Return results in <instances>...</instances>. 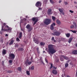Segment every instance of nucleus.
<instances>
[{
  "label": "nucleus",
  "mask_w": 77,
  "mask_h": 77,
  "mask_svg": "<svg viewBox=\"0 0 77 77\" xmlns=\"http://www.w3.org/2000/svg\"><path fill=\"white\" fill-rule=\"evenodd\" d=\"M48 47V54H49L51 56H52L51 54H53L55 53L57 51L54 49L53 45L51 44L49 45Z\"/></svg>",
  "instance_id": "obj_1"
},
{
  "label": "nucleus",
  "mask_w": 77,
  "mask_h": 77,
  "mask_svg": "<svg viewBox=\"0 0 77 77\" xmlns=\"http://www.w3.org/2000/svg\"><path fill=\"white\" fill-rule=\"evenodd\" d=\"M1 30L2 31H5L9 33H11V31H12V28L9 27V26L6 24L5 23H4L2 24Z\"/></svg>",
  "instance_id": "obj_2"
},
{
  "label": "nucleus",
  "mask_w": 77,
  "mask_h": 77,
  "mask_svg": "<svg viewBox=\"0 0 77 77\" xmlns=\"http://www.w3.org/2000/svg\"><path fill=\"white\" fill-rule=\"evenodd\" d=\"M51 20L50 19H46L44 21V23L46 24V25H48L51 23Z\"/></svg>",
  "instance_id": "obj_3"
},
{
  "label": "nucleus",
  "mask_w": 77,
  "mask_h": 77,
  "mask_svg": "<svg viewBox=\"0 0 77 77\" xmlns=\"http://www.w3.org/2000/svg\"><path fill=\"white\" fill-rule=\"evenodd\" d=\"M60 35V32L57 31L56 29L54 30V32L53 33V35L54 36H59Z\"/></svg>",
  "instance_id": "obj_4"
},
{
  "label": "nucleus",
  "mask_w": 77,
  "mask_h": 77,
  "mask_svg": "<svg viewBox=\"0 0 77 77\" xmlns=\"http://www.w3.org/2000/svg\"><path fill=\"white\" fill-rule=\"evenodd\" d=\"M15 56L14 54H9V58L10 59H13L14 60L15 58Z\"/></svg>",
  "instance_id": "obj_5"
},
{
  "label": "nucleus",
  "mask_w": 77,
  "mask_h": 77,
  "mask_svg": "<svg viewBox=\"0 0 77 77\" xmlns=\"http://www.w3.org/2000/svg\"><path fill=\"white\" fill-rule=\"evenodd\" d=\"M42 5V3L41 2L38 1L35 4V6L38 8L40 7Z\"/></svg>",
  "instance_id": "obj_6"
},
{
  "label": "nucleus",
  "mask_w": 77,
  "mask_h": 77,
  "mask_svg": "<svg viewBox=\"0 0 77 77\" xmlns=\"http://www.w3.org/2000/svg\"><path fill=\"white\" fill-rule=\"evenodd\" d=\"M26 28L27 29H28V32H30L32 30V27H31V26L29 24L27 25L26 26Z\"/></svg>",
  "instance_id": "obj_7"
},
{
  "label": "nucleus",
  "mask_w": 77,
  "mask_h": 77,
  "mask_svg": "<svg viewBox=\"0 0 77 77\" xmlns=\"http://www.w3.org/2000/svg\"><path fill=\"white\" fill-rule=\"evenodd\" d=\"M32 63V62L31 61H27L25 63V64L26 66L30 65Z\"/></svg>",
  "instance_id": "obj_8"
},
{
  "label": "nucleus",
  "mask_w": 77,
  "mask_h": 77,
  "mask_svg": "<svg viewBox=\"0 0 77 77\" xmlns=\"http://www.w3.org/2000/svg\"><path fill=\"white\" fill-rule=\"evenodd\" d=\"M56 26V24L55 23H53L52 24H51L50 26V29L51 30H53L54 29V26Z\"/></svg>",
  "instance_id": "obj_9"
},
{
  "label": "nucleus",
  "mask_w": 77,
  "mask_h": 77,
  "mask_svg": "<svg viewBox=\"0 0 77 77\" xmlns=\"http://www.w3.org/2000/svg\"><path fill=\"white\" fill-rule=\"evenodd\" d=\"M52 73L54 74V75H56L57 74V72L55 69H53L52 70Z\"/></svg>",
  "instance_id": "obj_10"
},
{
  "label": "nucleus",
  "mask_w": 77,
  "mask_h": 77,
  "mask_svg": "<svg viewBox=\"0 0 77 77\" xmlns=\"http://www.w3.org/2000/svg\"><path fill=\"white\" fill-rule=\"evenodd\" d=\"M47 14L48 15H51V14H52L53 13L51 12V9H48V11Z\"/></svg>",
  "instance_id": "obj_11"
},
{
  "label": "nucleus",
  "mask_w": 77,
  "mask_h": 77,
  "mask_svg": "<svg viewBox=\"0 0 77 77\" xmlns=\"http://www.w3.org/2000/svg\"><path fill=\"white\" fill-rule=\"evenodd\" d=\"M59 12H60L63 15H65V13L63 12V10L60 9V8H59Z\"/></svg>",
  "instance_id": "obj_12"
},
{
  "label": "nucleus",
  "mask_w": 77,
  "mask_h": 77,
  "mask_svg": "<svg viewBox=\"0 0 77 77\" xmlns=\"http://www.w3.org/2000/svg\"><path fill=\"white\" fill-rule=\"evenodd\" d=\"M61 57H63L66 60H68V57H66V56L65 55H61Z\"/></svg>",
  "instance_id": "obj_13"
},
{
  "label": "nucleus",
  "mask_w": 77,
  "mask_h": 77,
  "mask_svg": "<svg viewBox=\"0 0 77 77\" xmlns=\"http://www.w3.org/2000/svg\"><path fill=\"white\" fill-rule=\"evenodd\" d=\"M6 54V50L5 49H3L2 51V54L3 55H5Z\"/></svg>",
  "instance_id": "obj_14"
},
{
  "label": "nucleus",
  "mask_w": 77,
  "mask_h": 77,
  "mask_svg": "<svg viewBox=\"0 0 77 77\" xmlns=\"http://www.w3.org/2000/svg\"><path fill=\"white\" fill-rule=\"evenodd\" d=\"M72 53L74 54H77V50H75L72 51Z\"/></svg>",
  "instance_id": "obj_15"
},
{
  "label": "nucleus",
  "mask_w": 77,
  "mask_h": 77,
  "mask_svg": "<svg viewBox=\"0 0 77 77\" xmlns=\"http://www.w3.org/2000/svg\"><path fill=\"white\" fill-rule=\"evenodd\" d=\"M18 51H24V48H23L20 47L18 49Z\"/></svg>",
  "instance_id": "obj_16"
},
{
  "label": "nucleus",
  "mask_w": 77,
  "mask_h": 77,
  "mask_svg": "<svg viewBox=\"0 0 77 77\" xmlns=\"http://www.w3.org/2000/svg\"><path fill=\"white\" fill-rule=\"evenodd\" d=\"M34 42H35V43H36V44H39V40H38V39L34 40Z\"/></svg>",
  "instance_id": "obj_17"
},
{
  "label": "nucleus",
  "mask_w": 77,
  "mask_h": 77,
  "mask_svg": "<svg viewBox=\"0 0 77 77\" xmlns=\"http://www.w3.org/2000/svg\"><path fill=\"white\" fill-rule=\"evenodd\" d=\"M27 19L24 18L22 20L21 22L22 23H23L25 22V21H26Z\"/></svg>",
  "instance_id": "obj_18"
},
{
  "label": "nucleus",
  "mask_w": 77,
  "mask_h": 77,
  "mask_svg": "<svg viewBox=\"0 0 77 77\" xmlns=\"http://www.w3.org/2000/svg\"><path fill=\"white\" fill-rule=\"evenodd\" d=\"M73 24L75 26V29H77V24H76V23L75 22H73Z\"/></svg>",
  "instance_id": "obj_19"
},
{
  "label": "nucleus",
  "mask_w": 77,
  "mask_h": 77,
  "mask_svg": "<svg viewBox=\"0 0 77 77\" xmlns=\"http://www.w3.org/2000/svg\"><path fill=\"white\" fill-rule=\"evenodd\" d=\"M56 23L58 24H59V25H60L61 23V22L59 20H57L56 21Z\"/></svg>",
  "instance_id": "obj_20"
},
{
  "label": "nucleus",
  "mask_w": 77,
  "mask_h": 77,
  "mask_svg": "<svg viewBox=\"0 0 77 77\" xmlns=\"http://www.w3.org/2000/svg\"><path fill=\"white\" fill-rule=\"evenodd\" d=\"M21 38H22V32H20L19 33V39H21Z\"/></svg>",
  "instance_id": "obj_21"
},
{
  "label": "nucleus",
  "mask_w": 77,
  "mask_h": 77,
  "mask_svg": "<svg viewBox=\"0 0 77 77\" xmlns=\"http://www.w3.org/2000/svg\"><path fill=\"white\" fill-rule=\"evenodd\" d=\"M73 38H70L68 41L69 43H70V42H71V41H72Z\"/></svg>",
  "instance_id": "obj_22"
},
{
  "label": "nucleus",
  "mask_w": 77,
  "mask_h": 77,
  "mask_svg": "<svg viewBox=\"0 0 77 77\" xmlns=\"http://www.w3.org/2000/svg\"><path fill=\"white\" fill-rule=\"evenodd\" d=\"M40 44L41 45L44 46L45 45V43H44L43 42H41L40 43Z\"/></svg>",
  "instance_id": "obj_23"
},
{
  "label": "nucleus",
  "mask_w": 77,
  "mask_h": 77,
  "mask_svg": "<svg viewBox=\"0 0 77 77\" xmlns=\"http://www.w3.org/2000/svg\"><path fill=\"white\" fill-rule=\"evenodd\" d=\"M38 19H36L35 20V21H35L34 23H33L34 26H35V24H36V23H37V22H38Z\"/></svg>",
  "instance_id": "obj_24"
},
{
  "label": "nucleus",
  "mask_w": 77,
  "mask_h": 77,
  "mask_svg": "<svg viewBox=\"0 0 77 77\" xmlns=\"http://www.w3.org/2000/svg\"><path fill=\"white\" fill-rule=\"evenodd\" d=\"M21 69H22V68L21 67H19L17 68V70L19 71H21Z\"/></svg>",
  "instance_id": "obj_25"
},
{
  "label": "nucleus",
  "mask_w": 77,
  "mask_h": 77,
  "mask_svg": "<svg viewBox=\"0 0 77 77\" xmlns=\"http://www.w3.org/2000/svg\"><path fill=\"white\" fill-rule=\"evenodd\" d=\"M66 37H67V38H69V36H70V34L69 33H67V34H65Z\"/></svg>",
  "instance_id": "obj_26"
},
{
  "label": "nucleus",
  "mask_w": 77,
  "mask_h": 77,
  "mask_svg": "<svg viewBox=\"0 0 77 77\" xmlns=\"http://www.w3.org/2000/svg\"><path fill=\"white\" fill-rule=\"evenodd\" d=\"M14 40H11L9 43V45H12L14 43Z\"/></svg>",
  "instance_id": "obj_27"
},
{
  "label": "nucleus",
  "mask_w": 77,
  "mask_h": 77,
  "mask_svg": "<svg viewBox=\"0 0 77 77\" xmlns=\"http://www.w3.org/2000/svg\"><path fill=\"white\" fill-rule=\"evenodd\" d=\"M52 18L53 20V21H55V20H56V17H55L54 16H52Z\"/></svg>",
  "instance_id": "obj_28"
},
{
  "label": "nucleus",
  "mask_w": 77,
  "mask_h": 77,
  "mask_svg": "<svg viewBox=\"0 0 77 77\" xmlns=\"http://www.w3.org/2000/svg\"><path fill=\"white\" fill-rule=\"evenodd\" d=\"M26 74H27V75H30V72L29 71H26Z\"/></svg>",
  "instance_id": "obj_29"
},
{
  "label": "nucleus",
  "mask_w": 77,
  "mask_h": 77,
  "mask_svg": "<svg viewBox=\"0 0 77 77\" xmlns=\"http://www.w3.org/2000/svg\"><path fill=\"white\" fill-rule=\"evenodd\" d=\"M69 64L68 63H66L65 64V68H67Z\"/></svg>",
  "instance_id": "obj_30"
},
{
  "label": "nucleus",
  "mask_w": 77,
  "mask_h": 77,
  "mask_svg": "<svg viewBox=\"0 0 77 77\" xmlns=\"http://www.w3.org/2000/svg\"><path fill=\"white\" fill-rule=\"evenodd\" d=\"M55 60L57 62H59V59H58V57H56V59Z\"/></svg>",
  "instance_id": "obj_31"
},
{
  "label": "nucleus",
  "mask_w": 77,
  "mask_h": 77,
  "mask_svg": "<svg viewBox=\"0 0 77 77\" xmlns=\"http://www.w3.org/2000/svg\"><path fill=\"white\" fill-rule=\"evenodd\" d=\"M70 31L74 33H76V31L75 30H70Z\"/></svg>",
  "instance_id": "obj_32"
},
{
  "label": "nucleus",
  "mask_w": 77,
  "mask_h": 77,
  "mask_svg": "<svg viewBox=\"0 0 77 77\" xmlns=\"http://www.w3.org/2000/svg\"><path fill=\"white\" fill-rule=\"evenodd\" d=\"M62 57H61V55L60 57V60L61 61H63V59Z\"/></svg>",
  "instance_id": "obj_33"
},
{
  "label": "nucleus",
  "mask_w": 77,
  "mask_h": 77,
  "mask_svg": "<svg viewBox=\"0 0 77 77\" xmlns=\"http://www.w3.org/2000/svg\"><path fill=\"white\" fill-rule=\"evenodd\" d=\"M74 28H75V27H74V25H71L70 26V29H74Z\"/></svg>",
  "instance_id": "obj_34"
},
{
  "label": "nucleus",
  "mask_w": 77,
  "mask_h": 77,
  "mask_svg": "<svg viewBox=\"0 0 77 77\" xmlns=\"http://www.w3.org/2000/svg\"><path fill=\"white\" fill-rule=\"evenodd\" d=\"M53 64L52 63H51V66L50 67V69H51V68H53Z\"/></svg>",
  "instance_id": "obj_35"
},
{
  "label": "nucleus",
  "mask_w": 77,
  "mask_h": 77,
  "mask_svg": "<svg viewBox=\"0 0 77 77\" xmlns=\"http://www.w3.org/2000/svg\"><path fill=\"white\" fill-rule=\"evenodd\" d=\"M33 57H31L30 59V60L31 62H33Z\"/></svg>",
  "instance_id": "obj_36"
},
{
  "label": "nucleus",
  "mask_w": 77,
  "mask_h": 77,
  "mask_svg": "<svg viewBox=\"0 0 77 77\" xmlns=\"http://www.w3.org/2000/svg\"><path fill=\"white\" fill-rule=\"evenodd\" d=\"M36 18L35 17H33L32 19V20L33 21H35L36 20Z\"/></svg>",
  "instance_id": "obj_37"
},
{
  "label": "nucleus",
  "mask_w": 77,
  "mask_h": 77,
  "mask_svg": "<svg viewBox=\"0 0 77 77\" xmlns=\"http://www.w3.org/2000/svg\"><path fill=\"white\" fill-rule=\"evenodd\" d=\"M50 1L51 3L52 4H53L54 3V1H53V0H50Z\"/></svg>",
  "instance_id": "obj_38"
},
{
  "label": "nucleus",
  "mask_w": 77,
  "mask_h": 77,
  "mask_svg": "<svg viewBox=\"0 0 77 77\" xmlns=\"http://www.w3.org/2000/svg\"><path fill=\"white\" fill-rule=\"evenodd\" d=\"M12 72V71H11V70H9L7 71L8 73H10Z\"/></svg>",
  "instance_id": "obj_39"
},
{
  "label": "nucleus",
  "mask_w": 77,
  "mask_h": 77,
  "mask_svg": "<svg viewBox=\"0 0 77 77\" xmlns=\"http://www.w3.org/2000/svg\"><path fill=\"white\" fill-rule=\"evenodd\" d=\"M9 62L10 63H12V60H10L9 61Z\"/></svg>",
  "instance_id": "obj_40"
},
{
  "label": "nucleus",
  "mask_w": 77,
  "mask_h": 77,
  "mask_svg": "<svg viewBox=\"0 0 77 77\" xmlns=\"http://www.w3.org/2000/svg\"><path fill=\"white\" fill-rule=\"evenodd\" d=\"M37 53H39V48H37Z\"/></svg>",
  "instance_id": "obj_41"
},
{
  "label": "nucleus",
  "mask_w": 77,
  "mask_h": 77,
  "mask_svg": "<svg viewBox=\"0 0 77 77\" xmlns=\"http://www.w3.org/2000/svg\"><path fill=\"white\" fill-rule=\"evenodd\" d=\"M16 41H20V39L18 37L16 38Z\"/></svg>",
  "instance_id": "obj_42"
},
{
  "label": "nucleus",
  "mask_w": 77,
  "mask_h": 77,
  "mask_svg": "<svg viewBox=\"0 0 77 77\" xmlns=\"http://www.w3.org/2000/svg\"><path fill=\"white\" fill-rule=\"evenodd\" d=\"M31 69H32V70H33V69H34V66H31Z\"/></svg>",
  "instance_id": "obj_43"
},
{
  "label": "nucleus",
  "mask_w": 77,
  "mask_h": 77,
  "mask_svg": "<svg viewBox=\"0 0 77 77\" xmlns=\"http://www.w3.org/2000/svg\"><path fill=\"white\" fill-rule=\"evenodd\" d=\"M18 44H16L15 45V47H18Z\"/></svg>",
  "instance_id": "obj_44"
},
{
  "label": "nucleus",
  "mask_w": 77,
  "mask_h": 77,
  "mask_svg": "<svg viewBox=\"0 0 77 77\" xmlns=\"http://www.w3.org/2000/svg\"><path fill=\"white\" fill-rule=\"evenodd\" d=\"M51 40L52 41H54V37H52L51 38Z\"/></svg>",
  "instance_id": "obj_45"
},
{
  "label": "nucleus",
  "mask_w": 77,
  "mask_h": 77,
  "mask_svg": "<svg viewBox=\"0 0 77 77\" xmlns=\"http://www.w3.org/2000/svg\"><path fill=\"white\" fill-rule=\"evenodd\" d=\"M53 69H57V67H55V66H53Z\"/></svg>",
  "instance_id": "obj_46"
},
{
  "label": "nucleus",
  "mask_w": 77,
  "mask_h": 77,
  "mask_svg": "<svg viewBox=\"0 0 77 77\" xmlns=\"http://www.w3.org/2000/svg\"><path fill=\"white\" fill-rule=\"evenodd\" d=\"M64 5H67V4H68V3L67 2H64Z\"/></svg>",
  "instance_id": "obj_47"
},
{
  "label": "nucleus",
  "mask_w": 77,
  "mask_h": 77,
  "mask_svg": "<svg viewBox=\"0 0 77 77\" xmlns=\"http://www.w3.org/2000/svg\"><path fill=\"white\" fill-rule=\"evenodd\" d=\"M69 11L70 12H71V13H73L74 12L73 11H72V10H69Z\"/></svg>",
  "instance_id": "obj_48"
},
{
  "label": "nucleus",
  "mask_w": 77,
  "mask_h": 77,
  "mask_svg": "<svg viewBox=\"0 0 77 77\" xmlns=\"http://www.w3.org/2000/svg\"><path fill=\"white\" fill-rule=\"evenodd\" d=\"M70 61V60H68L66 62V63H69Z\"/></svg>",
  "instance_id": "obj_49"
},
{
  "label": "nucleus",
  "mask_w": 77,
  "mask_h": 77,
  "mask_svg": "<svg viewBox=\"0 0 77 77\" xmlns=\"http://www.w3.org/2000/svg\"><path fill=\"white\" fill-rule=\"evenodd\" d=\"M39 10H42V8L38 7Z\"/></svg>",
  "instance_id": "obj_50"
},
{
  "label": "nucleus",
  "mask_w": 77,
  "mask_h": 77,
  "mask_svg": "<svg viewBox=\"0 0 77 77\" xmlns=\"http://www.w3.org/2000/svg\"><path fill=\"white\" fill-rule=\"evenodd\" d=\"M25 17L26 18H29V17L27 16H26Z\"/></svg>",
  "instance_id": "obj_51"
},
{
  "label": "nucleus",
  "mask_w": 77,
  "mask_h": 77,
  "mask_svg": "<svg viewBox=\"0 0 77 77\" xmlns=\"http://www.w3.org/2000/svg\"><path fill=\"white\" fill-rule=\"evenodd\" d=\"M21 30H22V31H24V29H21Z\"/></svg>",
  "instance_id": "obj_52"
},
{
  "label": "nucleus",
  "mask_w": 77,
  "mask_h": 77,
  "mask_svg": "<svg viewBox=\"0 0 77 77\" xmlns=\"http://www.w3.org/2000/svg\"><path fill=\"white\" fill-rule=\"evenodd\" d=\"M61 2H62V1H61V0H60L59 2V3H61Z\"/></svg>",
  "instance_id": "obj_53"
},
{
  "label": "nucleus",
  "mask_w": 77,
  "mask_h": 77,
  "mask_svg": "<svg viewBox=\"0 0 77 77\" xmlns=\"http://www.w3.org/2000/svg\"><path fill=\"white\" fill-rule=\"evenodd\" d=\"M5 36H6V37L8 36V34H6L5 35Z\"/></svg>",
  "instance_id": "obj_54"
},
{
  "label": "nucleus",
  "mask_w": 77,
  "mask_h": 77,
  "mask_svg": "<svg viewBox=\"0 0 77 77\" xmlns=\"http://www.w3.org/2000/svg\"><path fill=\"white\" fill-rule=\"evenodd\" d=\"M45 60L47 63H48V61L47 60Z\"/></svg>",
  "instance_id": "obj_55"
},
{
  "label": "nucleus",
  "mask_w": 77,
  "mask_h": 77,
  "mask_svg": "<svg viewBox=\"0 0 77 77\" xmlns=\"http://www.w3.org/2000/svg\"><path fill=\"white\" fill-rule=\"evenodd\" d=\"M76 76H77V70H76Z\"/></svg>",
  "instance_id": "obj_56"
},
{
  "label": "nucleus",
  "mask_w": 77,
  "mask_h": 77,
  "mask_svg": "<svg viewBox=\"0 0 77 77\" xmlns=\"http://www.w3.org/2000/svg\"><path fill=\"white\" fill-rule=\"evenodd\" d=\"M74 3H75V4H77V2H76L75 1L74 2Z\"/></svg>",
  "instance_id": "obj_57"
},
{
  "label": "nucleus",
  "mask_w": 77,
  "mask_h": 77,
  "mask_svg": "<svg viewBox=\"0 0 77 77\" xmlns=\"http://www.w3.org/2000/svg\"><path fill=\"white\" fill-rule=\"evenodd\" d=\"M27 24V23H24V25L25 26V25H26V24Z\"/></svg>",
  "instance_id": "obj_58"
},
{
  "label": "nucleus",
  "mask_w": 77,
  "mask_h": 77,
  "mask_svg": "<svg viewBox=\"0 0 77 77\" xmlns=\"http://www.w3.org/2000/svg\"><path fill=\"white\" fill-rule=\"evenodd\" d=\"M43 53H46V52H45V51H43Z\"/></svg>",
  "instance_id": "obj_59"
},
{
  "label": "nucleus",
  "mask_w": 77,
  "mask_h": 77,
  "mask_svg": "<svg viewBox=\"0 0 77 77\" xmlns=\"http://www.w3.org/2000/svg\"><path fill=\"white\" fill-rule=\"evenodd\" d=\"M4 63V62H3V61H2V64H3Z\"/></svg>",
  "instance_id": "obj_60"
},
{
  "label": "nucleus",
  "mask_w": 77,
  "mask_h": 77,
  "mask_svg": "<svg viewBox=\"0 0 77 77\" xmlns=\"http://www.w3.org/2000/svg\"><path fill=\"white\" fill-rule=\"evenodd\" d=\"M53 41H54V42H56V40H54Z\"/></svg>",
  "instance_id": "obj_61"
},
{
  "label": "nucleus",
  "mask_w": 77,
  "mask_h": 77,
  "mask_svg": "<svg viewBox=\"0 0 77 77\" xmlns=\"http://www.w3.org/2000/svg\"><path fill=\"white\" fill-rule=\"evenodd\" d=\"M70 63V65H71L72 64V62H70V63Z\"/></svg>",
  "instance_id": "obj_62"
},
{
  "label": "nucleus",
  "mask_w": 77,
  "mask_h": 77,
  "mask_svg": "<svg viewBox=\"0 0 77 77\" xmlns=\"http://www.w3.org/2000/svg\"><path fill=\"white\" fill-rule=\"evenodd\" d=\"M42 63H43V64H44H44H45V63H44L43 62H42Z\"/></svg>",
  "instance_id": "obj_63"
},
{
  "label": "nucleus",
  "mask_w": 77,
  "mask_h": 77,
  "mask_svg": "<svg viewBox=\"0 0 77 77\" xmlns=\"http://www.w3.org/2000/svg\"><path fill=\"white\" fill-rule=\"evenodd\" d=\"M40 59H42V57H40Z\"/></svg>",
  "instance_id": "obj_64"
}]
</instances>
